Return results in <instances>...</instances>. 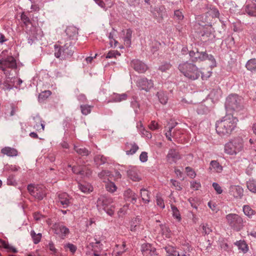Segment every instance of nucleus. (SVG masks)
Returning a JSON list of instances; mask_svg holds the SVG:
<instances>
[{"mask_svg": "<svg viewBox=\"0 0 256 256\" xmlns=\"http://www.w3.org/2000/svg\"><path fill=\"white\" fill-rule=\"evenodd\" d=\"M187 175L192 178H194L196 176L195 172L190 167H186V168Z\"/></svg>", "mask_w": 256, "mask_h": 256, "instance_id": "ea45409f", "label": "nucleus"}, {"mask_svg": "<svg viewBox=\"0 0 256 256\" xmlns=\"http://www.w3.org/2000/svg\"><path fill=\"white\" fill-rule=\"evenodd\" d=\"M6 41L4 36L1 34L0 36V43H2Z\"/></svg>", "mask_w": 256, "mask_h": 256, "instance_id": "bf43d9fd", "label": "nucleus"}, {"mask_svg": "<svg viewBox=\"0 0 256 256\" xmlns=\"http://www.w3.org/2000/svg\"><path fill=\"white\" fill-rule=\"evenodd\" d=\"M158 96L160 102L162 104H166L167 102V97L164 94L160 93L158 94Z\"/></svg>", "mask_w": 256, "mask_h": 256, "instance_id": "c03bdc74", "label": "nucleus"}, {"mask_svg": "<svg viewBox=\"0 0 256 256\" xmlns=\"http://www.w3.org/2000/svg\"><path fill=\"white\" fill-rule=\"evenodd\" d=\"M106 190L110 192H114L116 191L117 188L115 184L112 182H110L107 183L106 186Z\"/></svg>", "mask_w": 256, "mask_h": 256, "instance_id": "473e14b6", "label": "nucleus"}, {"mask_svg": "<svg viewBox=\"0 0 256 256\" xmlns=\"http://www.w3.org/2000/svg\"><path fill=\"white\" fill-rule=\"evenodd\" d=\"M165 250L166 252L168 254V256L170 255H176L177 254L175 248L172 246H168L166 247Z\"/></svg>", "mask_w": 256, "mask_h": 256, "instance_id": "58836bf2", "label": "nucleus"}, {"mask_svg": "<svg viewBox=\"0 0 256 256\" xmlns=\"http://www.w3.org/2000/svg\"><path fill=\"white\" fill-rule=\"evenodd\" d=\"M129 176L130 178L134 181H138L140 179V177L135 173L132 174V172H130L129 174Z\"/></svg>", "mask_w": 256, "mask_h": 256, "instance_id": "8fccbe9b", "label": "nucleus"}, {"mask_svg": "<svg viewBox=\"0 0 256 256\" xmlns=\"http://www.w3.org/2000/svg\"><path fill=\"white\" fill-rule=\"evenodd\" d=\"M60 231L62 234L65 236L69 233V230L65 226H61L60 228Z\"/></svg>", "mask_w": 256, "mask_h": 256, "instance_id": "3c124183", "label": "nucleus"}, {"mask_svg": "<svg viewBox=\"0 0 256 256\" xmlns=\"http://www.w3.org/2000/svg\"><path fill=\"white\" fill-rule=\"evenodd\" d=\"M228 224L232 226L240 229L243 226V220L238 215L230 214L226 216Z\"/></svg>", "mask_w": 256, "mask_h": 256, "instance_id": "39448f33", "label": "nucleus"}, {"mask_svg": "<svg viewBox=\"0 0 256 256\" xmlns=\"http://www.w3.org/2000/svg\"><path fill=\"white\" fill-rule=\"evenodd\" d=\"M156 202L157 205L159 206L160 208H164V200L160 197L157 196Z\"/></svg>", "mask_w": 256, "mask_h": 256, "instance_id": "49530a36", "label": "nucleus"}, {"mask_svg": "<svg viewBox=\"0 0 256 256\" xmlns=\"http://www.w3.org/2000/svg\"><path fill=\"white\" fill-rule=\"evenodd\" d=\"M141 196L143 201L146 203L150 202L148 192L146 190H141Z\"/></svg>", "mask_w": 256, "mask_h": 256, "instance_id": "72a5a7b5", "label": "nucleus"}, {"mask_svg": "<svg viewBox=\"0 0 256 256\" xmlns=\"http://www.w3.org/2000/svg\"><path fill=\"white\" fill-rule=\"evenodd\" d=\"M32 121L34 127L36 130H44V125L42 123V119L40 116H36L34 117Z\"/></svg>", "mask_w": 256, "mask_h": 256, "instance_id": "2eb2a0df", "label": "nucleus"}, {"mask_svg": "<svg viewBox=\"0 0 256 256\" xmlns=\"http://www.w3.org/2000/svg\"><path fill=\"white\" fill-rule=\"evenodd\" d=\"M238 119L231 114H226L216 124V130L220 136H229L237 126Z\"/></svg>", "mask_w": 256, "mask_h": 256, "instance_id": "f257e3e1", "label": "nucleus"}, {"mask_svg": "<svg viewBox=\"0 0 256 256\" xmlns=\"http://www.w3.org/2000/svg\"><path fill=\"white\" fill-rule=\"evenodd\" d=\"M126 154L127 155H132L135 154L138 150V146L135 143H127L126 144Z\"/></svg>", "mask_w": 256, "mask_h": 256, "instance_id": "dca6fc26", "label": "nucleus"}, {"mask_svg": "<svg viewBox=\"0 0 256 256\" xmlns=\"http://www.w3.org/2000/svg\"><path fill=\"white\" fill-rule=\"evenodd\" d=\"M170 182L176 190H180L182 189L180 183L174 180H171Z\"/></svg>", "mask_w": 256, "mask_h": 256, "instance_id": "de8ad7c7", "label": "nucleus"}, {"mask_svg": "<svg viewBox=\"0 0 256 256\" xmlns=\"http://www.w3.org/2000/svg\"><path fill=\"white\" fill-rule=\"evenodd\" d=\"M120 54L116 50H111L108 52L106 56V58H116L117 56H120Z\"/></svg>", "mask_w": 256, "mask_h": 256, "instance_id": "a19ab883", "label": "nucleus"}, {"mask_svg": "<svg viewBox=\"0 0 256 256\" xmlns=\"http://www.w3.org/2000/svg\"><path fill=\"white\" fill-rule=\"evenodd\" d=\"M30 136L33 138H38V134L34 132H31L30 134Z\"/></svg>", "mask_w": 256, "mask_h": 256, "instance_id": "e2e57ef3", "label": "nucleus"}, {"mask_svg": "<svg viewBox=\"0 0 256 256\" xmlns=\"http://www.w3.org/2000/svg\"><path fill=\"white\" fill-rule=\"evenodd\" d=\"M0 244H1V246L4 248L8 250L9 251L16 252H17L16 248L12 246L9 244L8 243H7L6 242L0 240Z\"/></svg>", "mask_w": 256, "mask_h": 256, "instance_id": "bb28decb", "label": "nucleus"}, {"mask_svg": "<svg viewBox=\"0 0 256 256\" xmlns=\"http://www.w3.org/2000/svg\"><path fill=\"white\" fill-rule=\"evenodd\" d=\"M172 216L176 219L178 222L181 220V216L178 209L174 206H171Z\"/></svg>", "mask_w": 256, "mask_h": 256, "instance_id": "c85d7f7f", "label": "nucleus"}, {"mask_svg": "<svg viewBox=\"0 0 256 256\" xmlns=\"http://www.w3.org/2000/svg\"><path fill=\"white\" fill-rule=\"evenodd\" d=\"M212 186L218 194H221L222 193V190L218 183L213 182Z\"/></svg>", "mask_w": 256, "mask_h": 256, "instance_id": "09e8293b", "label": "nucleus"}, {"mask_svg": "<svg viewBox=\"0 0 256 256\" xmlns=\"http://www.w3.org/2000/svg\"><path fill=\"white\" fill-rule=\"evenodd\" d=\"M207 13L209 16H218L219 15L218 10L214 7H210Z\"/></svg>", "mask_w": 256, "mask_h": 256, "instance_id": "4c0bfd02", "label": "nucleus"}, {"mask_svg": "<svg viewBox=\"0 0 256 256\" xmlns=\"http://www.w3.org/2000/svg\"><path fill=\"white\" fill-rule=\"evenodd\" d=\"M149 126L151 130H155L158 128V124L155 122H152Z\"/></svg>", "mask_w": 256, "mask_h": 256, "instance_id": "864d4df0", "label": "nucleus"}, {"mask_svg": "<svg viewBox=\"0 0 256 256\" xmlns=\"http://www.w3.org/2000/svg\"><path fill=\"white\" fill-rule=\"evenodd\" d=\"M202 226L205 234H209L212 232L211 227L208 224H202Z\"/></svg>", "mask_w": 256, "mask_h": 256, "instance_id": "e433bc0d", "label": "nucleus"}, {"mask_svg": "<svg viewBox=\"0 0 256 256\" xmlns=\"http://www.w3.org/2000/svg\"><path fill=\"white\" fill-rule=\"evenodd\" d=\"M210 74H211V72H208V74L207 76H205L202 74V78L203 80L206 79V78L210 76Z\"/></svg>", "mask_w": 256, "mask_h": 256, "instance_id": "052dcab7", "label": "nucleus"}, {"mask_svg": "<svg viewBox=\"0 0 256 256\" xmlns=\"http://www.w3.org/2000/svg\"><path fill=\"white\" fill-rule=\"evenodd\" d=\"M208 205L209 207H210V208L212 210H214L213 208H212V206H211V204H210V202H208Z\"/></svg>", "mask_w": 256, "mask_h": 256, "instance_id": "338daca9", "label": "nucleus"}, {"mask_svg": "<svg viewBox=\"0 0 256 256\" xmlns=\"http://www.w3.org/2000/svg\"><path fill=\"white\" fill-rule=\"evenodd\" d=\"M198 58H197L199 59L200 60H208L212 62L211 66H216V61L212 55H208L205 52H198Z\"/></svg>", "mask_w": 256, "mask_h": 256, "instance_id": "f8f14e48", "label": "nucleus"}, {"mask_svg": "<svg viewBox=\"0 0 256 256\" xmlns=\"http://www.w3.org/2000/svg\"><path fill=\"white\" fill-rule=\"evenodd\" d=\"M138 86L140 89L146 91L149 90L153 86V83L151 80L146 79H142L138 81Z\"/></svg>", "mask_w": 256, "mask_h": 256, "instance_id": "9d476101", "label": "nucleus"}, {"mask_svg": "<svg viewBox=\"0 0 256 256\" xmlns=\"http://www.w3.org/2000/svg\"><path fill=\"white\" fill-rule=\"evenodd\" d=\"M230 194L236 198H240L243 196V188L239 186H232L230 187Z\"/></svg>", "mask_w": 256, "mask_h": 256, "instance_id": "9b49d317", "label": "nucleus"}, {"mask_svg": "<svg viewBox=\"0 0 256 256\" xmlns=\"http://www.w3.org/2000/svg\"><path fill=\"white\" fill-rule=\"evenodd\" d=\"M90 107L88 106H81V110L84 114L86 115L90 112Z\"/></svg>", "mask_w": 256, "mask_h": 256, "instance_id": "37998d69", "label": "nucleus"}, {"mask_svg": "<svg viewBox=\"0 0 256 256\" xmlns=\"http://www.w3.org/2000/svg\"><path fill=\"white\" fill-rule=\"evenodd\" d=\"M201 187V184L200 182L196 181H192L190 182V188L193 190H198Z\"/></svg>", "mask_w": 256, "mask_h": 256, "instance_id": "79ce46f5", "label": "nucleus"}, {"mask_svg": "<svg viewBox=\"0 0 256 256\" xmlns=\"http://www.w3.org/2000/svg\"><path fill=\"white\" fill-rule=\"evenodd\" d=\"M141 250L144 255L148 256L155 254L156 250L148 243L143 244L141 246Z\"/></svg>", "mask_w": 256, "mask_h": 256, "instance_id": "6e6552de", "label": "nucleus"}, {"mask_svg": "<svg viewBox=\"0 0 256 256\" xmlns=\"http://www.w3.org/2000/svg\"><path fill=\"white\" fill-rule=\"evenodd\" d=\"M79 188L82 192L86 194L90 193L93 190L92 186L88 183L80 184L79 185Z\"/></svg>", "mask_w": 256, "mask_h": 256, "instance_id": "412c9836", "label": "nucleus"}, {"mask_svg": "<svg viewBox=\"0 0 256 256\" xmlns=\"http://www.w3.org/2000/svg\"><path fill=\"white\" fill-rule=\"evenodd\" d=\"M0 68L4 71L6 68H16V62L12 56H8L4 60H0Z\"/></svg>", "mask_w": 256, "mask_h": 256, "instance_id": "423d86ee", "label": "nucleus"}, {"mask_svg": "<svg viewBox=\"0 0 256 256\" xmlns=\"http://www.w3.org/2000/svg\"><path fill=\"white\" fill-rule=\"evenodd\" d=\"M238 248L242 252L246 253L248 250V247L244 240H240L236 242Z\"/></svg>", "mask_w": 256, "mask_h": 256, "instance_id": "aec40b11", "label": "nucleus"}, {"mask_svg": "<svg viewBox=\"0 0 256 256\" xmlns=\"http://www.w3.org/2000/svg\"><path fill=\"white\" fill-rule=\"evenodd\" d=\"M140 224V220L138 219L134 218L130 221L128 226L130 230L132 232H135L136 230L137 227Z\"/></svg>", "mask_w": 256, "mask_h": 256, "instance_id": "4be33fe9", "label": "nucleus"}, {"mask_svg": "<svg viewBox=\"0 0 256 256\" xmlns=\"http://www.w3.org/2000/svg\"><path fill=\"white\" fill-rule=\"evenodd\" d=\"M183 16L180 10L174 11V16Z\"/></svg>", "mask_w": 256, "mask_h": 256, "instance_id": "13d9d810", "label": "nucleus"}, {"mask_svg": "<svg viewBox=\"0 0 256 256\" xmlns=\"http://www.w3.org/2000/svg\"><path fill=\"white\" fill-rule=\"evenodd\" d=\"M224 152L230 155H236L244 150V142L242 139L230 140L224 145Z\"/></svg>", "mask_w": 256, "mask_h": 256, "instance_id": "7ed1b4c3", "label": "nucleus"}, {"mask_svg": "<svg viewBox=\"0 0 256 256\" xmlns=\"http://www.w3.org/2000/svg\"><path fill=\"white\" fill-rule=\"evenodd\" d=\"M252 130L254 133L256 134V122L253 125Z\"/></svg>", "mask_w": 256, "mask_h": 256, "instance_id": "0e129e2a", "label": "nucleus"}, {"mask_svg": "<svg viewBox=\"0 0 256 256\" xmlns=\"http://www.w3.org/2000/svg\"><path fill=\"white\" fill-rule=\"evenodd\" d=\"M96 2L100 7L103 8L104 7V4L102 0H94Z\"/></svg>", "mask_w": 256, "mask_h": 256, "instance_id": "6e6d98bb", "label": "nucleus"}, {"mask_svg": "<svg viewBox=\"0 0 256 256\" xmlns=\"http://www.w3.org/2000/svg\"><path fill=\"white\" fill-rule=\"evenodd\" d=\"M66 32L68 36L70 38H74L78 34V29L72 26L68 27L66 30Z\"/></svg>", "mask_w": 256, "mask_h": 256, "instance_id": "6ab92c4d", "label": "nucleus"}, {"mask_svg": "<svg viewBox=\"0 0 256 256\" xmlns=\"http://www.w3.org/2000/svg\"><path fill=\"white\" fill-rule=\"evenodd\" d=\"M148 153L146 152H142L140 156V160L142 162H145L148 160Z\"/></svg>", "mask_w": 256, "mask_h": 256, "instance_id": "a18cd8bd", "label": "nucleus"}, {"mask_svg": "<svg viewBox=\"0 0 256 256\" xmlns=\"http://www.w3.org/2000/svg\"><path fill=\"white\" fill-rule=\"evenodd\" d=\"M210 166L211 168L217 172H220L222 170V167L216 161H212Z\"/></svg>", "mask_w": 256, "mask_h": 256, "instance_id": "a878e982", "label": "nucleus"}, {"mask_svg": "<svg viewBox=\"0 0 256 256\" xmlns=\"http://www.w3.org/2000/svg\"><path fill=\"white\" fill-rule=\"evenodd\" d=\"M246 67L251 72L256 71V59L252 58L248 60L246 64Z\"/></svg>", "mask_w": 256, "mask_h": 256, "instance_id": "5701e85b", "label": "nucleus"}, {"mask_svg": "<svg viewBox=\"0 0 256 256\" xmlns=\"http://www.w3.org/2000/svg\"><path fill=\"white\" fill-rule=\"evenodd\" d=\"M31 236L33 239L34 244L38 243L42 238V234L40 233L36 234L34 230L31 231Z\"/></svg>", "mask_w": 256, "mask_h": 256, "instance_id": "2f4dec72", "label": "nucleus"}, {"mask_svg": "<svg viewBox=\"0 0 256 256\" xmlns=\"http://www.w3.org/2000/svg\"><path fill=\"white\" fill-rule=\"evenodd\" d=\"M98 204L102 206L106 213L110 215L113 214L114 211L112 205L113 203V200L112 198L102 196L98 199Z\"/></svg>", "mask_w": 256, "mask_h": 256, "instance_id": "20e7f679", "label": "nucleus"}, {"mask_svg": "<svg viewBox=\"0 0 256 256\" xmlns=\"http://www.w3.org/2000/svg\"><path fill=\"white\" fill-rule=\"evenodd\" d=\"M250 142L251 144V148L254 151L256 152V140H254L252 138H250Z\"/></svg>", "mask_w": 256, "mask_h": 256, "instance_id": "603ef678", "label": "nucleus"}, {"mask_svg": "<svg viewBox=\"0 0 256 256\" xmlns=\"http://www.w3.org/2000/svg\"><path fill=\"white\" fill-rule=\"evenodd\" d=\"M78 152L80 154H87V152H86L84 150L80 149Z\"/></svg>", "mask_w": 256, "mask_h": 256, "instance_id": "680f3d73", "label": "nucleus"}, {"mask_svg": "<svg viewBox=\"0 0 256 256\" xmlns=\"http://www.w3.org/2000/svg\"><path fill=\"white\" fill-rule=\"evenodd\" d=\"M1 152L4 154L10 157L16 156L18 154L16 149L8 146L2 148L1 150Z\"/></svg>", "mask_w": 256, "mask_h": 256, "instance_id": "4468645a", "label": "nucleus"}, {"mask_svg": "<svg viewBox=\"0 0 256 256\" xmlns=\"http://www.w3.org/2000/svg\"><path fill=\"white\" fill-rule=\"evenodd\" d=\"M248 188L252 192H256V182L254 180H250L247 182Z\"/></svg>", "mask_w": 256, "mask_h": 256, "instance_id": "7c9ffc66", "label": "nucleus"}, {"mask_svg": "<svg viewBox=\"0 0 256 256\" xmlns=\"http://www.w3.org/2000/svg\"><path fill=\"white\" fill-rule=\"evenodd\" d=\"M127 98V95L125 94H116L115 95L114 101L115 102H120L124 100Z\"/></svg>", "mask_w": 256, "mask_h": 256, "instance_id": "f704fd0d", "label": "nucleus"}, {"mask_svg": "<svg viewBox=\"0 0 256 256\" xmlns=\"http://www.w3.org/2000/svg\"><path fill=\"white\" fill-rule=\"evenodd\" d=\"M28 192L31 194L34 195L36 198H38L39 200L42 199L43 198L44 196V194H35V190L36 189V188L32 184L28 185Z\"/></svg>", "mask_w": 256, "mask_h": 256, "instance_id": "393cba45", "label": "nucleus"}, {"mask_svg": "<svg viewBox=\"0 0 256 256\" xmlns=\"http://www.w3.org/2000/svg\"><path fill=\"white\" fill-rule=\"evenodd\" d=\"M68 54L64 51V48L62 46H54V56L56 58L64 57Z\"/></svg>", "mask_w": 256, "mask_h": 256, "instance_id": "a211bd4d", "label": "nucleus"}, {"mask_svg": "<svg viewBox=\"0 0 256 256\" xmlns=\"http://www.w3.org/2000/svg\"><path fill=\"white\" fill-rule=\"evenodd\" d=\"M188 256L184 254H182V255H180L179 254H178V256Z\"/></svg>", "mask_w": 256, "mask_h": 256, "instance_id": "774afa93", "label": "nucleus"}, {"mask_svg": "<svg viewBox=\"0 0 256 256\" xmlns=\"http://www.w3.org/2000/svg\"><path fill=\"white\" fill-rule=\"evenodd\" d=\"M48 246H49L50 250L51 251L53 252H55L56 248H54V244L52 243H50Z\"/></svg>", "mask_w": 256, "mask_h": 256, "instance_id": "4d7b16f0", "label": "nucleus"}, {"mask_svg": "<svg viewBox=\"0 0 256 256\" xmlns=\"http://www.w3.org/2000/svg\"><path fill=\"white\" fill-rule=\"evenodd\" d=\"M132 64L134 70L139 72H144L148 69L146 65L138 60H133Z\"/></svg>", "mask_w": 256, "mask_h": 256, "instance_id": "1a4fd4ad", "label": "nucleus"}, {"mask_svg": "<svg viewBox=\"0 0 256 256\" xmlns=\"http://www.w3.org/2000/svg\"><path fill=\"white\" fill-rule=\"evenodd\" d=\"M66 246L68 248L72 253L74 252L76 250V247L72 244H68L66 245Z\"/></svg>", "mask_w": 256, "mask_h": 256, "instance_id": "5fc2aeb1", "label": "nucleus"}, {"mask_svg": "<svg viewBox=\"0 0 256 256\" xmlns=\"http://www.w3.org/2000/svg\"><path fill=\"white\" fill-rule=\"evenodd\" d=\"M239 98L237 95L233 94L229 96L226 99V104L234 109L238 104Z\"/></svg>", "mask_w": 256, "mask_h": 256, "instance_id": "0eeeda50", "label": "nucleus"}, {"mask_svg": "<svg viewBox=\"0 0 256 256\" xmlns=\"http://www.w3.org/2000/svg\"><path fill=\"white\" fill-rule=\"evenodd\" d=\"M250 234L252 236H253L254 237H256V232L252 233V234Z\"/></svg>", "mask_w": 256, "mask_h": 256, "instance_id": "69168bd1", "label": "nucleus"}, {"mask_svg": "<svg viewBox=\"0 0 256 256\" xmlns=\"http://www.w3.org/2000/svg\"><path fill=\"white\" fill-rule=\"evenodd\" d=\"M243 212L246 216L249 218L255 214L254 210L248 205H245L243 206Z\"/></svg>", "mask_w": 256, "mask_h": 256, "instance_id": "b1692460", "label": "nucleus"}, {"mask_svg": "<svg viewBox=\"0 0 256 256\" xmlns=\"http://www.w3.org/2000/svg\"><path fill=\"white\" fill-rule=\"evenodd\" d=\"M167 158L170 163H172L179 160L180 156L176 150H170L168 154Z\"/></svg>", "mask_w": 256, "mask_h": 256, "instance_id": "ddd939ff", "label": "nucleus"}, {"mask_svg": "<svg viewBox=\"0 0 256 256\" xmlns=\"http://www.w3.org/2000/svg\"><path fill=\"white\" fill-rule=\"evenodd\" d=\"M246 14L250 16H256V7L246 6L245 8Z\"/></svg>", "mask_w": 256, "mask_h": 256, "instance_id": "c756f323", "label": "nucleus"}, {"mask_svg": "<svg viewBox=\"0 0 256 256\" xmlns=\"http://www.w3.org/2000/svg\"><path fill=\"white\" fill-rule=\"evenodd\" d=\"M127 194L130 195V197L128 198V200H130L132 202H134L136 200V198L135 196V194L133 192L132 190H128L125 192V196H126Z\"/></svg>", "mask_w": 256, "mask_h": 256, "instance_id": "c9c22d12", "label": "nucleus"}, {"mask_svg": "<svg viewBox=\"0 0 256 256\" xmlns=\"http://www.w3.org/2000/svg\"><path fill=\"white\" fill-rule=\"evenodd\" d=\"M122 32L124 33V35H126V36L123 38L124 41L128 44H130V40L132 36V31L130 29H128L123 31Z\"/></svg>", "mask_w": 256, "mask_h": 256, "instance_id": "cd10ccee", "label": "nucleus"}, {"mask_svg": "<svg viewBox=\"0 0 256 256\" xmlns=\"http://www.w3.org/2000/svg\"><path fill=\"white\" fill-rule=\"evenodd\" d=\"M179 70L190 79L194 80L200 76V71L196 65L188 62H184L179 64Z\"/></svg>", "mask_w": 256, "mask_h": 256, "instance_id": "f03ea898", "label": "nucleus"}, {"mask_svg": "<svg viewBox=\"0 0 256 256\" xmlns=\"http://www.w3.org/2000/svg\"><path fill=\"white\" fill-rule=\"evenodd\" d=\"M59 202L64 208L67 207L69 204V197L66 193H62L59 194Z\"/></svg>", "mask_w": 256, "mask_h": 256, "instance_id": "f3484780", "label": "nucleus"}]
</instances>
